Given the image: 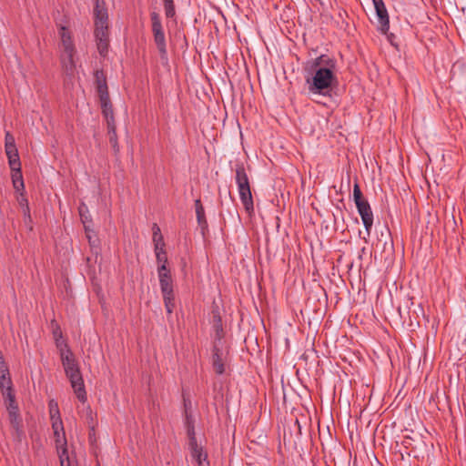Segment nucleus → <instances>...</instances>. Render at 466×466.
I'll return each instance as SVG.
<instances>
[{
  "label": "nucleus",
  "mask_w": 466,
  "mask_h": 466,
  "mask_svg": "<svg viewBox=\"0 0 466 466\" xmlns=\"http://www.w3.org/2000/svg\"><path fill=\"white\" fill-rule=\"evenodd\" d=\"M51 326H52V333H53L54 339L63 338V333H62L61 328L56 320L51 321Z\"/></svg>",
  "instance_id": "33"
},
{
  "label": "nucleus",
  "mask_w": 466,
  "mask_h": 466,
  "mask_svg": "<svg viewBox=\"0 0 466 466\" xmlns=\"http://www.w3.org/2000/svg\"><path fill=\"white\" fill-rule=\"evenodd\" d=\"M164 4L165 15L167 18H173L176 15L174 0H162Z\"/></svg>",
  "instance_id": "30"
},
{
  "label": "nucleus",
  "mask_w": 466,
  "mask_h": 466,
  "mask_svg": "<svg viewBox=\"0 0 466 466\" xmlns=\"http://www.w3.org/2000/svg\"><path fill=\"white\" fill-rule=\"evenodd\" d=\"M8 418L11 426L15 431V432L19 435L22 433V419L19 412V408L17 407H8L7 409Z\"/></svg>",
  "instance_id": "15"
},
{
  "label": "nucleus",
  "mask_w": 466,
  "mask_h": 466,
  "mask_svg": "<svg viewBox=\"0 0 466 466\" xmlns=\"http://www.w3.org/2000/svg\"><path fill=\"white\" fill-rule=\"evenodd\" d=\"M60 63L66 75L72 76L76 70V51H59Z\"/></svg>",
  "instance_id": "11"
},
{
  "label": "nucleus",
  "mask_w": 466,
  "mask_h": 466,
  "mask_svg": "<svg viewBox=\"0 0 466 466\" xmlns=\"http://www.w3.org/2000/svg\"><path fill=\"white\" fill-rule=\"evenodd\" d=\"M353 198L366 229L367 235L370 236L373 225V213L370 203L363 198L362 192L358 183H355L353 187Z\"/></svg>",
  "instance_id": "3"
},
{
  "label": "nucleus",
  "mask_w": 466,
  "mask_h": 466,
  "mask_svg": "<svg viewBox=\"0 0 466 466\" xmlns=\"http://www.w3.org/2000/svg\"><path fill=\"white\" fill-rule=\"evenodd\" d=\"M98 96L101 105L102 114L106 120V124L115 123L113 106L110 101L109 94L101 95Z\"/></svg>",
  "instance_id": "13"
},
{
  "label": "nucleus",
  "mask_w": 466,
  "mask_h": 466,
  "mask_svg": "<svg viewBox=\"0 0 466 466\" xmlns=\"http://www.w3.org/2000/svg\"><path fill=\"white\" fill-rule=\"evenodd\" d=\"M79 215L82 220V223L84 224V228L86 226H90L92 223L91 217L88 212V208L85 204H82L79 207Z\"/></svg>",
  "instance_id": "28"
},
{
  "label": "nucleus",
  "mask_w": 466,
  "mask_h": 466,
  "mask_svg": "<svg viewBox=\"0 0 466 466\" xmlns=\"http://www.w3.org/2000/svg\"><path fill=\"white\" fill-rule=\"evenodd\" d=\"M214 327L217 332V336L220 339V332L223 331L221 318L218 312H213Z\"/></svg>",
  "instance_id": "31"
},
{
  "label": "nucleus",
  "mask_w": 466,
  "mask_h": 466,
  "mask_svg": "<svg viewBox=\"0 0 466 466\" xmlns=\"http://www.w3.org/2000/svg\"><path fill=\"white\" fill-rule=\"evenodd\" d=\"M153 242H154V248L161 247L165 248V242L163 239V236L161 234L160 228L157 224H154L153 226Z\"/></svg>",
  "instance_id": "26"
},
{
  "label": "nucleus",
  "mask_w": 466,
  "mask_h": 466,
  "mask_svg": "<svg viewBox=\"0 0 466 466\" xmlns=\"http://www.w3.org/2000/svg\"><path fill=\"white\" fill-rule=\"evenodd\" d=\"M186 425H194L192 417L187 414L186 416Z\"/></svg>",
  "instance_id": "38"
},
{
  "label": "nucleus",
  "mask_w": 466,
  "mask_h": 466,
  "mask_svg": "<svg viewBox=\"0 0 466 466\" xmlns=\"http://www.w3.org/2000/svg\"><path fill=\"white\" fill-rule=\"evenodd\" d=\"M86 422L89 425V427L91 428V430L95 429V422H94V419H93V412H92V410L89 407H87V409H86Z\"/></svg>",
  "instance_id": "35"
},
{
  "label": "nucleus",
  "mask_w": 466,
  "mask_h": 466,
  "mask_svg": "<svg viewBox=\"0 0 466 466\" xmlns=\"http://www.w3.org/2000/svg\"><path fill=\"white\" fill-rule=\"evenodd\" d=\"M195 209L198 225L205 228L208 227V222L205 216V209L200 199L195 200Z\"/></svg>",
  "instance_id": "23"
},
{
  "label": "nucleus",
  "mask_w": 466,
  "mask_h": 466,
  "mask_svg": "<svg viewBox=\"0 0 466 466\" xmlns=\"http://www.w3.org/2000/svg\"><path fill=\"white\" fill-rule=\"evenodd\" d=\"M58 35L60 36L59 51H76L68 27L61 25L58 29Z\"/></svg>",
  "instance_id": "10"
},
{
  "label": "nucleus",
  "mask_w": 466,
  "mask_h": 466,
  "mask_svg": "<svg viewBox=\"0 0 466 466\" xmlns=\"http://www.w3.org/2000/svg\"><path fill=\"white\" fill-rule=\"evenodd\" d=\"M155 250V254H156V259H157V270L158 269H161V270H166L167 269V252H166V249L165 248H154Z\"/></svg>",
  "instance_id": "22"
},
{
  "label": "nucleus",
  "mask_w": 466,
  "mask_h": 466,
  "mask_svg": "<svg viewBox=\"0 0 466 466\" xmlns=\"http://www.w3.org/2000/svg\"><path fill=\"white\" fill-rule=\"evenodd\" d=\"M10 168L12 170V182L15 189L16 191L24 189L25 185L21 172V162L19 161V165L16 167L10 166Z\"/></svg>",
  "instance_id": "19"
},
{
  "label": "nucleus",
  "mask_w": 466,
  "mask_h": 466,
  "mask_svg": "<svg viewBox=\"0 0 466 466\" xmlns=\"http://www.w3.org/2000/svg\"><path fill=\"white\" fill-rule=\"evenodd\" d=\"M64 369L78 366L72 351H66L60 356Z\"/></svg>",
  "instance_id": "24"
},
{
  "label": "nucleus",
  "mask_w": 466,
  "mask_h": 466,
  "mask_svg": "<svg viewBox=\"0 0 466 466\" xmlns=\"http://www.w3.org/2000/svg\"><path fill=\"white\" fill-rule=\"evenodd\" d=\"M166 310L168 314H171L175 308V296L174 291H168V294L162 293Z\"/></svg>",
  "instance_id": "25"
},
{
  "label": "nucleus",
  "mask_w": 466,
  "mask_h": 466,
  "mask_svg": "<svg viewBox=\"0 0 466 466\" xmlns=\"http://www.w3.org/2000/svg\"><path fill=\"white\" fill-rule=\"evenodd\" d=\"M85 233L91 249L97 253L99 249V239L96 232L92 229L91 225L86 226Z\"/></svg>",
  "instance_id": "21"
},
{
  "label": "nucleus",
  "mask_w": 466,
  "mask_h": 466,
  "mask_svg": "<svg viewBox=\"0 0 466 466\" xmlns=\"http://www.w3.org/2000/svg\"><path fill=\"white\" fill-rule=\"evenodd\" d=\"M379 21V30L386 34L390 29V19L383 0H372Z\"/></svg>",
  "instance_id": "7"
},
{
  "label": "nucleus",
  "mask_w": 466,
  "mask_h": 466,
  "mask_svg": "<svg viewBox=\"0 0 466 466\" xmlns=\"http://www.w3.org/2000/svg\"><path fill=\"white\" fill-rule=\"evenodd\" d=\"M235 172V180L238 186L240 201L243 204L245 210L248 213H251L254 211V201L252 198L249 178L243 163H238L236 165Z\"/></svg>",
  "instance_id": "2"
},
{
  "label": "nucleus",
  "mask_w": 466,
  "mask_h": 466,
  "mask_svg": "<svg viewBox=\"0 0 466 466\" xmlns=\"http://www.w3.org/2000/svg\"><path fill=\"white\" fill-rule=\"evenodd\" d=\"M187 433L189 439V443H192V441H197L194 425H187Z\"/></svg>",
  "instance_id": "34"
},
{
  "label": "nucleus",
  "mask_w": 466,
  "mask_h": 466,
  "mask_svg": "<svg viewBox=\"0 0 466 466\" xmlns=\"http://www.w3.org/2000/svg\"><path fill=\"white\" fill-rule=\"evenodd\" d=\"M95 37L98 53L102 56H106L109 48V35L107 27H95Z\"/></svg>",
  "instance_id": "9"
},
{
  "label": "nucleus",
  "mask_w": 466,
  "mask_h": 466,
  "mask_svg": "<svg viewBox=\"0 0 466 466\" xmlns=\"http://www.w3.org/2000/svg\"><path fill=\"white\" fill-rule=\"evenodd\" d=\"M95 82L96 86V91L98 96L106 95L108 93V87L106 84V76L103 70H96L95 74Z\"/></svg>",
  "instance_id": "18"
},
{
  "label": "nucleus",
  "mask_w": 466,
  "mask_h": 466,
  "mask_svg": "<svg viewBox=\"0 0 466 466\" xmlns=\"http://www.w3.org/2000/svg\"><path fill=\"white\" fill-rule=\"evenodd\" d=\"M95 27H107L108 15L104 1L96 0L94 9Z\"/></svg>",
  "instance_id": "12"
},
{
  "label": "nucleus",
  "mask_w": 466,
  "mask_h": 466,
  "mask_svg": "<svg viewBox=\"0 0 466 466\" xmlns=\"http://www.w3.org/2000/svg\"><path fill=\"white\" fill-rule=\"evenodd\" d=\"M4 399H5V404L6 409L8 407H17V403L15 401V395L14 393L13 389L4 391L3 393Z\"/></svg>",
  "instance_id": "29"
},
{
  "label": "nucleus",
  "mask_w": 466,
  "mask_h": 466,
  "mask_svg": "<svg viewBox=\"0 0 466 466\" xmlns=\"http://www.w3.org/2000/svg\"><path fill=\"white\" fill-rule=\"evenodd\" d=\"M55 343L59 350L60 356L62 353H66V351H71L68 344L63 339V338L56 339Z\"/></svg>",
  "instance_id": "32"
},
{
  "label": "nucleus",
  "mask_w": 466,
  "mask_h": 466,
  "mask_svg": "<svg viewBox=\"0 0 466 466\" xmlns=\"http://www.w3.org/2000/svg\"><path fill=\"white\" fill-rule=\"evenodd\" d=\"M212 367L218 375H222L225 372V360L222 357V352L216 346L213 349Z\"/></svg>",
  "instance_id": "17"
},
{
  "label": "nucleus",
  "mask_w": 466,
  "mask_h": 466,
  "mask_svg": "<svg viewBox=\"0 0 466 466\" xmlns=\"http://www.w3.org/2000/svg\"><path fill=\"white\" fill-rule=\"evenodd\" d=\"M49 413H50V420H51L52 423L56 422V421L57 422L62 421L58 405L54 400H51L49 402Z\"/></svg>",
  "instance_id": "27"
},
{
  "label": "nucleus",
  "mask_w": 466,
  "mask_h": 466,
  "mask_svg": "<svg viewBox=\"0 0 466 466\" xmlns=\"http://www.w3.org/2000/svg\"><path fill=\"white\" fill-rule=\"evenodd\" d=\"M316 68L311 80L307 79L309 91L312 94L329 95L332 86L337 84V61L329 55H320L312 62Z\"/></svg>",
  "instance_id": "1"
},
{
  "label": "nucleus",
  "mask_w": 466,
  "mask_h": 466,
  "mask_svg": "<svg viewBox=\"0 0 466 466\" xmlns=\"http://www.w3.org/2000/svg\"><path fill=\"white\" fill-rule=\"evenodd\" d=\"M106 126L109 143L114 150V153L118 154L120 149L117 141L116 123L106 124Z\"/></svg>",
  "instance_id": "20"
},
{
  "label": "nucleus",
  "mask_w": 466,
  "mask_h": 466,
  "mask_svg": "<svg viewBox=\"0 0 466 466\" xmlns=\"http://www.w3.org/2000/svg\"><path fill=\"white\" fill-rule=\"evenodd\" d=\"M65 371L77 399L81 402L85 403L86 401V392L79 366L68 367L67 369H65Z\"/></svg>",
  "instance_id": "6"
},
{
  "label": "nucleus",
  "mask_w": 466,
  "mask_h": 466,
  "mask_svg": "<svg viewBox=\"0 0 466 466\" xmlns=\"http://www.w3.org/2000/svg\"><path fill=\"white\" fill-rule=\"evenodd\" d=\"M5 149L8 158L9 166H18L20 158L17 148L15 147V138L8 131L5 133Z\"/></svg>",
  "instance_id": "8"
},
{
  "label": "nucleus",
  "mask_w": 466,
  "mask_h": 466,
  "mask_svg": "<svg viewBox=\"0 0 466 466\" xmlns=\"http://www.w3.org/2000/svg\"><path fill=\"white\" fill-rule=\"evenodd\" d=\"M52 430L54 433L56 448L60 461V465L70 466V460L67 451V441L66 438L63 421L53 422Z\"/></svg>",
  "instance_id": "4"
},
{
  "label": "nucleus",
  "mask_w": 466,
  "mask_h": 466,
  "mask_svg": "<svg viewBox=\"0 0 466 466\" xmlns=\"http://www.w3.org/2000/svg\"><path fill=\"white\" fill-rule=\"evenodd\" d=\"M150 20L154 42L157 46L159 56L162 60H167L166 36L159 14L152 12L150 14Z\"/></svg>",
  "instance_id": "5"
},
{
  "label": "nucleus",
  "mask_w": 466,
  "mask_h": 466,
  "mask_svg": "<svg viewBox=\"0 0 466 466\" xmlns=\"http://www.w3.org/2000/svg\"><path fill=\"white\" fill-rule=\"evenodd\" d=\"M188 444L191 456L196 460L198 465L204 466L205 463L208 465L209 462L208 461V455L203 451L202 447L199 446L197 441H192V443Z\"/></svg>",
  "instance_id": "16"
},
{
  "label": "nucleus",
  "mask_w": 466,
  "mask_h": 466,
  "mask_svg": "<svg viewBox=\"0 0 466 466\" xmlns=\"http://www.w3.org/2000/svg\"><path fill=\"white\" fill-rule=\"evenodd\" d=\"M157 274L161 292L168 294V291L173 290V280L170 270L168 268L166 270L158 269Z\"/></svg>",
  "instance_id": "14"
},
{
  "label": "nucleus",
  "mask_w": 466,
  "mask_h": 466,
  "mask_svg": "<svg viewBox=\"0 0 466 466\" xmlns=\"http://www.w3.org/2000/svg\"><path fill=\"white\" fill-rule=\"evenodd\" d=\"M10 379L9 376V370H1L0 371V382L1 381H7Z\"/></svg>",
  "instance_id": "37"
},
{
  "label": "nucleus",
  "mask_w": 466,
  "mask_h": 466,
  "mask_svg": "<svg viewBox=\"0 0 466 466\" xmlns=\"http://www.w3.org/2000/svg\"><path fill=\"white\" fill-rule=\"evenodd\" d=\"M0 389L2 390V393L4 391H6V390H12V380H8L7 381H1L0 382Z\"/></svg>",
  "instance_id": "36"
}]
</instances>
